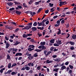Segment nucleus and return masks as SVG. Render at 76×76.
Returning a JSON list of instances; mask_svg holds the SVG:
<instances>
[{
	"label": "nucleus",
	"mask_w": 76,
	"mask_h": 76,
	"mask_svg": "<svg viewBox=\"0 0 76 76\" xmlns=\"http://www.w3.org/2000/svg\"><path fill=\"white\" fill-rule=\"evenodd\" d=\"M5 28L6 29H10V30H12L14 28V27L12 26H10L9 25H7L5 26Z\"/></svg>",
	"instance_id": "obj_1"
},
{
	"label": "nucleus",
	"mask_w": 76,
	"mask_h": 76,
	"mask_svg": "<svg viewBox=\"0 0 76 76\" xmlns=\"http://www.w3.org/2000/svg\"><path fill=\"white\" fill-rule=\"evenodd\" d=\"M45 46L44 45H40L38 47V48L39 49H42V50H43L44 49H45Z\"/></svg>",
	"instance_id": "obj_2"
},
{
	"label": "nucleus",
	"mask_w": 76,
	"mask_h": 76,
	"mask_svg": "<svg viewBox=\"0 0 76 76\" xmlns=\"http://www.w3.org/2000/svg\"><path fill=\"white\" fill-rule=\"evenodd\" d=\"M15 12L16 14L18 15H20L21 13V12L19 11L18 10L15 11V12Z\"/></svg>",
	"instance_id": "obj_3"
},
{
	"label": "nucleus",
	"mask_w": 76,
	"mask_h": 76,
	"mask_svg": "<svg viewBox=\"0 0 76 76\" xmlns=\"http://www.w3.org/2000/svg\"><path fill=\"white\" fill-rule=\"evenodd\" d=\"M22 55V53H18L15 55V56H21Z\"/></svg>",
	"instance_id": "obj_4"
},
{
	"label": "nucleus",
	"mask_w": 76,
	"mask_h": 76,
	"mask_svg": "<svg viewBox=\"0 0 76 76\" xmlns=\"http://www.w3.org/2000/svg\"><path fill=\"white\" fill-rule=\"evenodd\" d=\"M26 28V29L27 30H28L29 29L31 30V27L28 26H26V27H25Z\"/></svg>",
	"instance_id": "obj_5"
},
{
	"label": "nucleus",
	"mask_w": 76,
	"mask_h": 76,
	"mask_svg": "<svg viewBox=\"0 0 76 76\" xmlns=\"http://www.w3.org/2000/svg\"><path fill=\"white\" fill-rule=\"evenodd\" d=\"M5 45H6V49H8L10 45L9 43L8 42H7V44H5Z\"/></svg>",
	"instance_id": "obj_6"
},
{
	"label": "nucleus",
	"mask_w": 76,
	"mask_h": 76,
	"mask_svg": "<svg viewBox=\"0 0 76 76\" xmlns=\"http://www.w3.org/2000/svg\"><path fill=\"white\" fill-rule=\"evenodd\" d=\"M7 59H8L10 61L11 60V59L10 58V56L9 54H8L7 56Z\"/></svg>",
	"instance_id": "obj_7"
},
{
	"label": "nucleus",
	"mask_w": 76,
	"mask_h": 76,
	"mask_svg": "<svg viewBox=\"0 0 76 76\" xmlns=\"http://www.w3.org/2000/svg\"><path fill=\"white\" fill-rule=\"evenodd\" d=\"M37 27H32L31 28V30L32 31H35L37 30Z\"/></svg>",
	"instance_id": "obj_8"
},
{
	"label": "nucleus",
	"mask_w": 76,
	"mask_h": 76,
	"mask_svg": "<svg viewBox=\"0 0 76 76\" xmlns=\"http://www.w3.org/2000/svg\"><path fill=\"white\" fill-rule=\"evenodd\" d=\"M7 4L9 6H13V3L12 2H8Z\"/></svg>",
	"instance_id": "obj_9"
},
{
	"label": "nucleus",
	"mask_w": 76,
	"mask_h": 76,
	"mask_svg": "<svg viewBox=\"0 0 76 76\" xmlns=\"http://www.w3.org/2000/svg\"><path fill=\"white\" fill-rule=\"evenodd\" d=\"M72 37L74 40H75L76 39V35L75 34H73L72 35Z\"/></svg>",
	"instance_id": "obj_10"
},
{
	"label": "nucleus",
	"mask_w": 76,
	"mask_h": 76,
	"mask_svg": "<svg viewBox=\"0 0 76 76\" xmlns=\"http://www.w3.org/2000/svg\"><path fill=\"white\" fill-rule=\"evenodd\" d=\"M55 61H57L58 62H59L60 61V58H58L55 59L54 60Z\"/></svg>",
	"instance_id": "obj_11"
},
{
	"label": "nucleus",
	"mask_w": 76,
	"mask_h": 76,
	"mask_svg": "<svg viewBox=\"0 0 76 76\" xmlns=\"http://www.w3.org/2000/svg\"><path fill=\"white\" fill-rule=\"evenodd\" d=\"M59 69V68H55L53 69V72H58V71Z\"/></svg>",
	"instance_id": "obj_12"
},
{
	"label": "nucleus",
	"mask_w": 76,
	"mask_h": 76,
	"mask_svg": "<svg viewBox=\"0 0 76 76\" xmlns=\"http://www.w3.org/2000/svg\"><path fill=\"white\" fill-rule=\"evenodd\" d=\"M20 43V42H18V41H16L15 42V43L14 44L15 45H18Z\"/></svg>",
	"instance_id": "obj_13"
},
{
	"label": "nucleus",
	"mask_w": 76,
	"mask_h": 76,
	"mask_svg": "<svg viewBox=\"0 0 76 76\" xmlns=\"http://www.w3.org/2000/svg\"><path fill=\"white\" fill-rule=\"evenodd\" d=\"M14 2L15 4V5H19L20 4V3L18 2L15 1Z\"/></svg>",
	"instance_id": "obj_14"
},
{
	"label": "nucleus",
	"mask_w": 76,
	"mask_h": 76,
	"mask_svg": "<svg viewBox=\"0 0 76 76\" xmlns=\"http://www.w3.org/2000/svg\"><path fill=\"white\" fill-rule=\"evenodd\" d=\"M23 37L24 38H27L28 37V36L27 35V34H24L23 35Z\"/></svg>",
	"instance_id": "obj_15"
},
{
	"label": "nucleus",
	"mask_w": 76,
	"mask_h": 76,
	"mask_svg": "<svg viewBox=\"0 0 76 76\" xmlns=\"http://www.w3.org/2000/svg\"><path fill=\"white\" fill-rule=\"evenodd\" d=\"M49 60H46V63L47 64H49L52 62V61H50Z\"/></svg>",
	"instance_id": "obj_16"
},
{
	"label": "nucleus",
	"mask_w": 76,
	"mask_h": 76,
	"mask_svg": "<svg viewBox=\"0 0 76 76\" xmlns=\"http://www.w3.org/2000/svg\"><path fill=\"white\" fill-rule=\"evenodd\" d=\"M32 23H28L27 24V25H28V26H31V27L32 26Z\"/></svg>",
	"instance_id": "obj_17"
},
{
	"label": "nucleus",
	"mask_w": 76,
	"mask_h": 76,
	"mask_svg": "<svg viewBox=\"0 0 76 76\" xmlns=\"http://www.w3.org/2000/svg\"><path fill=\"white\" fill-rule=\"evenodd\" d=\"M25 69L26 70L28 71L30 69V67H29L26 66L25 67Z\"/></svg>",
	"instance_id": "obj_18"
},
{
	"label": "nucleus",
	"mask_w": 76,
	"mask_h": 76,
	"mask_svg": "<svg viewBox=\"0 0 76 76\" xmlns=\"http://www.w3.org/2000/svg\"><path fill=\"white\" fill-rule=\"evenodd\" d=\"M58 30H59V31H58V32L57 35H59L61 34V30L60 28L58 29Z\"/></svg>",
	"instance_id": "obj_19"
},
{
	"label": "nucleus",
	"mask_w": 76,
	"mask_h": 76,
	"mask_svg": "<svg viewBox=\"0 0 76 76\" xmlns=\"http://www.w3.org/2000/svg\"><path fill=\"white\" fill-rule=\"evenodd\" d=\"M66 66H62V67H61V69L62 70H63L64 69H66Z\"/></svg>",
	"instance_id": "obj_20"
},
{
	"label": "nucleus",
	"mask_w": 76,
	"mask_h": 76,
	"mask_svg": "<svg viewBox=\"0 0 76 76\" xmlns=\"http://www.w3.org/2000/svg\"><path fill=\"white\" fill-rule=\"evenodd\" d=\"M34 58L33 56H31L30 57H28V58L29 60H31L33 59Z\"/></svg>",
	"instance_id": "obj_21"
},
{
	"label": "nucleus",
	"mask_w": 76,
	"mask_h": 76,
	"mask_svg": "<svg viewBox=\"0 0 76 76\" xmlns=\"http://www.w3.org/2000/svg\"><path fill=\"white\" fill-rule=\"evenodd\" d=\"M70 44L72 45H74L75 44V42L72 41H70Z\"/></svg>",
	"instance_id": "obj_22"
},
{
	"label": "nucleus",
	"mask_w": 76,
	"mask_h": 76,
	"mask_svg": "<svg viewBox=\"0 0 76 76\" xmlns=\"http://www.w3.org/2000/svg\"><path fill=\"white\" fill-rule=\"evenodd\" d=\"M40 45H45V42H41L40 43Z\"/></svg>",
	"instance_id": "obj_23"
},
{
	"label": "nucleus",
	"mask_w": 76,
	"mask_h": 76,
	"mask_svg": "<svg viewBox=\"0 0 76 76\" xmlns=\"http://www.w3.org/2000/svg\"><path fill=\"white\" fill-rule=\"evenodd\" d=\"M11 65H12V64L11 63H9V64H8V68H9V69L11 67Z\"/></svg>",
	"instance_id": "obj_24"
},
{
	"label": "nucleus",
	"mask_w": 76,
	"mask_h": 76,
	"mask_svg": "<svg viewBox=\"0 0 76 76\" xmlns=\"http://www.w3.org/2000/svg\"><path fill=\"white\" fill-rule=\"evenodd\" d=\"M55 8V7L52 8H51L50 9V12H53L55 11L53 9H54Z\"/></svg>",
	"instance_id": "obj_25"
},
{
	"label": "nucleus",
	"mask_w": 76,
	"mask_h": 76,
	"mask_svg": "<svg viewBox=\"0 0 76 76\" xmlns=\"http://www.w3.org/2000/svg\"><path fill=\"white\" fill-rule=\"evenodd\" d=\"M37 22H35L33 24V26H37Z\"/></svg>",
	"instance_id": "obj_26"
},
{
	"label": "nucleus",
	"mask_w": 76,
	"mask_h": 76,
	"mask_svg": "<svg viewBox=\"0 0 76 76\" xmlns=\"http://www.w3.org/2000/svg\"><path fill=\"white\" fill-rule=\"evenodd\" d=\"M30 41L31 42L34 43L35 42V40L34 39H31Z\"/></svg>",
	"instance_id": "obj_27"
},
{
	"label": "nucleus",
	"mask_w": 76,
	"mask_h": 76,
	"mask_svg": "<svg viewBox=\"0 0 76 76\" xmlns=\"http://www.w3.org/2000/svg\"><path fill=\"white\" fill-rule=\"evenodd\" d=\"M16 65H17V64H16V63H14L12 64L11 67H13L14 66H16Z\"/></svg>",
	"instance_id": "obj_28"
},
{
	"label": "nucleus",
	"mask_w": 76,
	"mask_h": 76,
	"mask_svg": "<svg viewBox=\"0 0 76 76\" xmlns=\"http://www.w3.org/2000/svg\"><path fill=\"white\" fill-rule=\"evenodd\" d=\"M12 50L13 52L15 51V52H16L17 51H18V49H15V48H12Z\"/></svg>",
	"instance_id": "obj_29"
},
{
	"label": "nucleus",
	"mask_w": 76,
	"mask_h": 76,
	"mask_svg": "<svg viewBox=\"0 0 76 76\" xmlns=\"http://www.w3.org/2000/svg\"><path fill=\"white\" fill-rule=\"evenodd\" d=\"M18 73V72H12L11 74L12 75H16L17 73Z\"/></svg>",
	"instance_id": "obj_30"
},
{
	"label": "nucleus",
	"mask_w": 76,
	"mask_h": 76,
	"mask_svg": "<svg viewBox=\"0 0 76 76\" xmlns=\"http://www.w3.org/2000/svg\"><path fill=\"white\" fill-rule=\"evenodd\" d=\"M38 53H34V57H37L38 56Z\"/></svg>",
	"instance_id": "obj_31"
},
{
	"label": "nucleus",
	"mask_w": 76,
	"mask_h": 76,
	"mask_svg": "<svg viewBox=\"0 0 76 76\" xmlns=\"http://www.w3.org/2000/svg\"><path fill=\"white\" fill-rule=\"evenodd\" d=\"M17 7H18L19 9H21L22 8V7L20 5H18Z\"/></svg>",
	"instance_id": "obj_32"
},
{
	"label": "nucleus",
	"mask_w": 76,
	"mask_h": 76,
	"mask_svg": "<svg viewBox=\"0 0 76 76\" xmlns=\"http://www.w3.org/2000/svg\"><path fill=\"white\" fill-rule=\"evenodd\" d=\"M23 6L24 7L26 8L28 7V6H26V4L25 3H24L23 4Z\"/></svg>",
	"instance_id": "obj_33"
},
{
	"label": "nucleus",
	"mask_w": 76,
	"mask_h": 76,
	"mask_svg": "<svg viewBox=\"0 0 76 76\" xmlns=\"http://www.w3.org/2000/svg\"><path fill=\"white\" fill-rule=\"evenodd\" d=\"M65 3H66V2L65 1L63 2H62V1H60L59 2L60 4H65Z\"/></svg>",
	"instance_id": "obj_34"
},
{
	"label": "nucleus",
	"mask_w": 76,
	"mask_h": 76,
	"mask_svg": "<svg viewBox=\"0 0 76 76\" xmlns=\"http://www.w3.org/2000/svg\"><path fill=\"white\" fill-rule=\"evenodd\" d=\"M53 45L55 47H58L59 46V45L57 44V43H54V44H53Z\"/></svg>",
	"instance_id": "obj_35"
},
{
	"label": "nucleus",
	"mask_w": 76,
	"mask_h": 76,
	"mask_svg": "<svg viewBox=\"0 0 76 76\" xmlns=\"http://www.w3.org/2000/svg\"><path fill=\"white\" fill-rule=\"evenodd\" d=\"M41 66H38L37 67V69L38 70H39L40 69V67Z\"/></svg>",
	"instance_id": "obj_36"
},
{
	"label": "nucleus",
	"mask_w": 76,
	"mask_h": 76,
	"mask_svg": "<svg viewBox=\"0 0 76 76\" xmlns=\"http://www.w3.org/2000/svg\"><path fill=\"white\" fill-rule=\"evenodd\" d=\"M33 1L32 0H31V1H30L29 2H28V4L29 5L31 4H32L33 3Z\"/></svg>",
	"instance_id": "obj_37"
},
{
	"label": "nucleus",
	"mask_w": 76,
	"mask_h": 76,
	"mask_svg": "<svg viewBox=\"0 0 76 76\" xmlns=\"http://www.w3.org/2000/svg\"><path fill=\"white\" fill-rule=\"evenodd\" d=\"M15 9L14 7H12V8H10L9 10L10 11L14 10Z\"/></svg>",
	"instance_id": "obj_38"
},
{
	"label": "nucleus",
	"mask_w": 76,
	"mask_h": 76,
	"mask_svg": "<svg viewBox=\"0 0 76 76\" xmlns=\"http://www.w3.org/2000/svg\"><path fill=\"white\" fill-rule=\"evenodd\" d=\"M42 10V8H39L38 10V12H40L41 11V10Z\"/></svg>",
	"instance_id": "obj_39"
},
{
	"label": "nucleus",
	"mask_w": 76,
	"mask_h": 76,
	"mask_svg": "<svg viewBox=\"0 0 76 76\" xmlns=\"http://www.w3.org/2000/svg\"><path fill=\"white\" fill-rule=\"evenodd\" d=\"M49 5H50V7H53V4H51V3H50Z\"/></svg>",
	"instance_id": "obj_40"
},
{
	"label": "nucleus",
	"mask_w": 76,
	"mask_h": 76,
	"mask_svg": "<svg viewBox=\"0 0 76 76\" xmlns=\"http://www.w3.org/2000/svg\"><path fill=\"white\" fill-rule=\"evenodd\" d=\"M72 70H69V74L71 76V73H72Z\"/></svg>",
	"instance_id": "obj_41"
},
{
	"label": "nucleus",
	"mask_w": 76,
	"mask_h": 76,
	"mask_svg": "<svg viewBox=\"0 0 76 76\" xmlns=\"http://www.w3.org/2000/svg\"><path fill=\"white\" fill-rule=\"evenodd\" d=\"M69 67H70V68L71 69H72L73 68V66L72 65H69Z\"/></svg>",
	"instance_id": "obj_42"
},
{
	"label": "nucleus",
	"mask_w": 76,
	"mask_h": 76,
	"mask_svg": "<svg viewBox=\"0 0 76 76\" xmlns=\"http://www.w3.org/2000/svg\"><path fill=\"white\" fill-rule=\"evenodd\" d=\"M27 35V36L31 37L32 36V34H28Z\"/></svg>",
	"instance_id": "obj_43"
},
{
	"label": "nucleus",
	"mask_w": 76,
	"mask_h": 76,
	"mask_svg": "<svg viewBox=\"0 0 76 76\" xmlns=\"http://www.w3.org/2000/svg\"><path fill=\"white\" fill-rule=\"evenodd\" d=\"M24 13H25L28 14H30V11H26V12H25Z\"/></svg>",
	"instance_id": "obj_44"
},
{
	"label": "nucleus",
	"mask_w": 76,
	"mask_h": 76,
	"mask_svg": "<svg viewBox=\"0 0 76 76\" xmlns=\"http://www.w3.org/2000/svg\"><path fill=\"white\" fill-rule=\"evenodd\" d=\"M19 30V28H17L15 29V32H18V31Z\"/></svg>",
	"instance_id": "obj_45"
},
{
	"label": "nucleus",
	"mask_w": 76,
	"mask_h": 76,
	"mask_svg": "<svg viewBox=\"0 0 76 76\" xmlns=\"http://www.w3.org/2000/svg\"><path fill=\"white\" fill-rule=\"evenodd\" d=\"M27 56H29L28 57H31L32 56V55L31 53H28Z\"/></svg>",
	"instance_id": "obj_46"
},
{
	"label": "nucleus",
	"mask_w": 76,
	"mask_h": 76,
	"mask_svg": "<svg viewBox=\"0 0 76 76\" xmlns=\"http://www.w3.org/2000/svg\"><path fill=\"white\" fill-rule=\"evenodd\" d=\"M49 10H46L45 11V12L46 14H48L49 12Z\"/></svg>",
	"instance_id": "obj_47"
},
{
	"label": "nucleus",
	"mask_w": 76,
	"mask_h": 76,
	"mask_svg": "<svg viewBox=\"0 0 76 76\" xmlns=\"http://www.w3.org/2000/svg\"><path fill=\"white\" fill-rule=\"evenodd\" d=\"M75 49L74 47L73 46H72L71 48H70V49L71 50H73L74 49Z\"/></svg>",
	"instance_id": "obj_48"
},
{
	"label": "nucleus",
	"mask_w": 76,
	"mask_h": 76,
	"mask_svg": "<svg viewBox=\"0 0 76 76\" xmlns=\"http://www.w3.org/2000/svg\"><path fill=\"white\" fill-rule=\"evenodd\" d=\"M42 24H43L42 23H40L39 24H38V26H41L42 25Z\"/></svg>",
	"instance_id": "obj_49"
},
{
	"label": "nucleus",
	"mask_w": 76,
	"mask_h": 76,
	"mask_svg": "<svg viewBox=\"0 0 76 76\" xmlns=\"http://www.w3.org/2000/svg\"><path fill=\"white\" fill-rule=\"evenodd\" d=\"M60 21H59V20H58V21H57L56 23L57 24H60Z\"/></svg>",
	"instance_id": "obj_50"
},
{
	"label": "nucleus",
	"mask_w": 76,
	"mask_h": 76,
	"mask_svg": "<svg viewBox=\"0 0 76 76\" xmlns=\"http://www.w3.org/2000/svg\"><path fill=\"white\" fill-rule=\"evenodd\" d=\"M38 35L39 37H41L42 36V34L39 33H38Z\"/></svg>",
	"instance_id": "obj_51"
},
{
	"label": "nucleus",
	"mask_w": 76,
	"mask_h": 76,
	"mask_svg": "<svg viewBox=\"0 0 76 76\" xmlns=\"http://www.w3.org/2000/svg\"><path fill=\"white\" fill-rule=\"evenodd\" d=\"M28 50L29 51H32V49L31 48H28Z\"/></svg>",
	"instance_id": "obj_52"
},
{
	"label": "nucleus",
	"mask_w": 76,
	"mask_h": 76,
	"mask_svg": "<svg viewBox=\"0 0 76 76\" xmlns=\"http://www.w3.org/2000/svg\"><path fill=\"white\" fill-rule=\"evenodd\" d=\"M46 15L45 14H44L43 17H42V18L41 20H42L45 17Z\"/></svg>",
	"instance_id": "obj_53"
},
{
	"label": "nucleus",
	"mask_w": 76,
	"mask_h": 76,
	"mask_svg": "<svg viewBox=\"0 0 76 76\" xmlns=\"http://www.w3.org/2000/svg\"><path fill=\"white\" fill-rule=\"evenodd\" d=\"M5 39L6 40L8 41L9 40V39L8 38H7V36L5 37Z\"/></svg>",
	"instance_id": "obj_54"
},
{
	"label": "nucleus",
	"mask_w": 76,
	"mask_h": 76,
	"mask_svg": "<svg viewBox=\"0 0 76 76\" xmlns=\"http://www.w3.org/2000/svg\"><path fill=\"white\" fill-rule=\"evenodd\" d=\"M65 23V21L64 20H63L61 21V24H63Z\"/></svg>",
	"instance_id": "obj_55"
},
{
	"label": "nucleus",
	"mask_w": 76,
	"mask_h": 76,
	"mask_svg": "<svg viewBox=\"0 0 76 76\" xmlns=\"http://www.w3.org/2000/svg\"><path fill=\"white\" fill-rule=\"evenodd\" d=\"M58 17V15H56L55 16H53V18L55 19H56V18H57Z\"/></svg>",
	"instance_id": "obj_56"
},
{
	"label": "nucleus",
	"mask_w": 76,
	"mask_h": 76,
	"mask_svg": "<svg viewBox=\"0 0 76 76\" xmlns=\"http://www.w3.org/2000/svg\"><path fill=\"white\" fill-rule=\"evenodd\" d=\"M12 72V70H8L7 72L8 73V74L10 72Z\"/></svg>",
	"instance_id": "obj_57"
},
{
	"label": "nucleus",
	"mask_w": 76,
	"mask_h": 76,
	"mask_svg": "<svg viewBox=\"0 0 76 76\" xmlns=\"http://www.w3.org/2000/svg\"><path fill=\"white\" fill-rule=\"evenodd\" d=\"M49 23V21H46L45 22V24H46V25H48V24Z\"/></svg>",
	"instance_id": "obj_58"
},
{
	"label": "nucleus",
	"mask_w": 76,
	"mask_h": 76,
	"mask_svg": "<svg viewBox=\"0 0 76 76\" xmlns=\"http://www.w3.org/2000/svg\"><path fill=\"white\" fill-rule=\"evenodd\" d=\"M59 25H60V24H56V25H55V26L56 27H58V26Z\"/></svg>",
	"instance_id": "obj_59"
},
{
	"label": "nucleus",
	"mask_w": 76,
	"mask_h": 76,
	"mask_svg": "<svg viewBox=\"0 0 76 76\" xmlns=\"http://www.w3.org/2000/svg\"><path fill=\"white\" fill-rule=\"evenodd\" d=\"M70 69V68L69 67H68L66 68V71L68 72L69 70Z\"/></svg>",
	"instance_id": "obj_60"
},
{
	"label": "nucleus",
	"mask_w": 76,
	"mask_h": 76,
	"mask_svg": "<svg viewBox=\"0 0 76 76\" xmlns=\"http://www.w3.org/2000/svg\"><path fill=\"white\" fill-rule=\"evenodd\" d=\"M69 8L68 7H66L64 8V11H66V10L67 9H68Z\"/></svg>",
	"instance_id": "obj_61"
},
{
	"label": "nucleus",
	"mask_w": 76,
	"mask_h": 76,
	"mask_svg": "<svg viewBox=\"0 0 76 76\" xmlns=\"http://www.w3.org/2000/svg\"><path fill=\"white\" fill-rule=\"evenodd\" d=\"M22 58H23L22 57H20L19 58L18 60H21V59H22Z\"/></svg>",
	"instance_id": "obj_62"
},
{
	"label": "nucleus",
	"mask_w": 76,
	"mask_h": 76,
	"mask_svg": "<svg viewBox=\"0 0 76 76\" xmlns=\"http://www.w3.org/2000/svg\"><path fill=\"white\" fill-rule=\"evenodd\" d=\"M39 3L38 2H37L35 3V5H39Z\"/></svg>",
	"instance_id": "obj_63"
},
{
	"label": "nucleus",
	"mask_w": 76,
	"mask_h": 76,
	"mask_svg": "<svg viewBox=\"0 0 76 76\" xmlns=\"http://www.w3.org/2000/svg\"><path fill=\"white\" fill-rule=\"evenodd\" d=\"M69 62H66L65 63V65H68L69 64Z\"/></svg>",
	"instance_id": "obj_64"
}]
</instances>
